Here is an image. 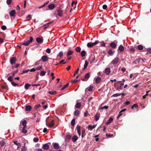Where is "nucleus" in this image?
Masks as SVG:
<instances>
[{
	"label": "nucleus",
	"instance_id": "nucleus-1",
	"mask_svg": "<svg viewBox=\"0 0 151 151\" xmlns=\"http://www.w3.org/2000/svg\"><path fill=\"white\" fill-rule=\"evenodd\" d=\"M8 89V88L7 85H0V91L1 92H6Z\"/></svg>",
	"mask_w": 151,
	"mask_h": 151
},
{
	"label": "nucleus",
	"instance_id": "nucleus-2",
	"mask_svg": "<svg viewBox=\"0 0 151 151\" xmlns=\"http://www.w3.org/2000/svg\"><path fill=\"white\" fill-rule=\"evenodd\" d=\"M120 62V59L119 58L116 57L111 61V64L114 65L118 64Z\"/></svg>",
	"mask_w": 151,
	"mask_h": 151
},
{
	"label": "nucleus",
	"instance_id": "nucleus-3",
	"mask_svg": "<svg viewBox=\"0 0 151 151\" xmlns=\"http://www.w3.org/2000/svg\"><path fill=\"white\" fill-rule=\"evenodd\" d=\"M90 77V74L89 73H87L85 76L84 77L81 78V80L84 81H87Z\"/></svg>",
	"mask_w": 151,
	"mask_h": 151
},
{
	"label": "nucleus",
	"instance_id": "nucleus-4",
	"mask_svg": "<svg viewBox=\"0 0 151 151\" xmlns=\"http://www.w3.org/2000/svg\"><path fill=\"white\" fill-rule=\"evenodd\" d=\"M33 40V38L32 37H30V39L29 40L25 42L22 43V45H24L25 46L28 45L30 43L32 42Z\"/></svg>",
	"mask_w": 151,
	"mask_h": 151
},
{
	"label": "nucleus",
	"instance_id": "nucleus-5",
	"mask_svg": "<svg viewBox=\"0 0 151 151\" xmlns=\"http://www.w3.org/2000/svg\"><path fill=\"white\" fill-rule=\"evenodd\" d=\"M118 43V42L116 40L114 41V42L111 43L110 44V46L112 48H115L116 46V44Z\"/></svg>",
	"mask_w": 151,
	"mask_h": 151
},
{
	"label": "nucleus",
	"instance_id": "nucleus-6",
	"mask_svg": "<svg viewBox=\"0 0 151 151\" xmlns=\"http://www.w3.org/2000/svg\"><path fill=\"white\" fill-rule=\"evenodd\" d=\"M17 60L16 57H12L10 59V62L11 64L12 65L14 64H15Z\"/></svg>",
	"mask_w": 151,
	"mask_h": 151
},
{
	"label": "nucleus",
	"instance_id": "nucleus-7",
	"mask_svg": "<svg viewBox=\"0 0 151 151\" xmlns=\"http://www.w3.org/2000/svg\"><path fill=\"white\" fill-rule=\"evenodd\" d=\"M100 116V114L99 112H97L96 114V115L94 116V119L96 121H98L99 119Z\"/></svg>",
	"mask_w": 151,
	"mask_h": 151
},
{
	"label": "nucleus",
	"instance_id": "nucleus-8",
	"mask_svg": "<svg viewBox=\"0 0 151 151\" xmlns=\"http://www.w3.org/2000/svg\"><path fill=\"white\" fill-rule=\"evenodd\" d=\"M57 14L60 17H62L63 16V11L60 9H58L57 10Z\"/></svg>",
	"mask_w": 151,
	"mask_h": 151
},
{
	"label": "nucleus",
	"instance_id": "nucleus-9",
	"mask_svg": "<svg viewBox=\"0 0 151 151\" xmlns=\"http://www.w3.org/2000/svg\"><path fill=\"white\" fill-rule=\"evenodd\" d=\"M42 147L44 150H47L49 149L50 147L49 145L46 143L44 144Z\"/></svg>",
	"mask_w": 151,
	"mask_h": 151
},
{
	"label": "nucleus",
	"instance_id": "nucleus-10",
	"mask_svg": "<svg viewBox=\"0 0 151 151\" xmlns=\"http://www.w3.org/2000/svg\"><path fill=\"white\" fill-rule=\"evenodd\" d=\"M48 57L46 55H44L42 56L41 58V59L42 61L44 62H45L48 60L47 59Z\"/></svg>",
	"mask_w": 151,
	"mask_h": 151
},
{
	"label": "nucleus",
	"instance_id": "nucleus-11",
	"mask_svg": "<svg viewBox=\"0 0 151 151\" xmlns=\"http://www.w3.org/2000/svg\"><path fill=\"white\" fill-rule=\"evenodd\" d=\"M104 72L106 74L108 75L111 72L110 69L109 68H107L105 70Z\"/></svg>",
	"mask_w": 151,
	"mask_h": 151
},
{
	"label": "nucleus",
	"instance_id": "nucleus-12",
	"mask_svg": "<svg viewBox=\"0 0 151 151\" xmlns=\"http://www.w3.org/2000/svg\"><path fill=\"white\" fill-rule=\"evenodd\" d=\"M15 13V10H12L10 12V15L12 17H14Z\"/></svg>",
	"mask_w": 151,
	"mask_h": 151
},
{
	"label": "nucleus",
	"instance_id": "nucleus-13",
	"mask_svg": "<svg viewBox=\"0 0 151 151\" xmlns=\"http://www.w3.org/2000/svg\"><path fill=\"white\" fill-rule=\"evenodd\" d=\"M96 126V124L93 125V126L90 125L88 126V128L91 130H92L93 129L95 128Z\"/></svg>",
	"mask_w": 151,
	"mask_h": 151
},
{
	"label": "nucleus",
	"instance_id": "nucleus-14",
	"mask_svg": "<svg viewBox=\"0 0 151 151\" xmlns=\"http://www.w3.org/2000/svg\"><path fill=\"white\" fill-rule=\"evenodd\" d=\"M36 41L38 43H41L43 42V39L39 37H37L36 39Z\"/></svg>",
	"mask_w": 151,
	"mask_h": 151
},
{
	"label": "nucleus",
	"instance_id": "nucleus-15",
	"mask_svg": "<svg viewBox=\"0 0 151 151\" xmlns=\"http://www.w3.org/2000/svg\"><path fill=\"white\" fill-rule=\"evenodd\" d=\"M136 60L138 64L139 63H143L144 62L143 59L140 58H138L137 59H136Z\"/></svg>",
	"mask_w": 151,
	"mask_h": 151
},
{
	"label": "nucleus",
	"instance_id": "nucleus-16",
	"mask_svg": "<svg viewBox=\"0 0 151 151\" xmlns=\"http://www.w3.org/2000/svg\"><path fill=\"white\" fill-rule=\"evenodd\" d=\"M53 147L55 149H58L60 147V146L57 143H53Z\"/></svg>",
	"mask_w": 151,
	"mask_h": 151
},
{
	"label": "nucleus",
	"instance_id": "nucleus-17",
	"mask_svg": "<svg viewBox=\"0 0 151 151\" xmlns=\"http://www.w3.org/2000/svg\"><path fill=\"white\" fill-rule=\"evenodd\" d=\"M32 107L30 105L26 106H25V111H29L31 110Z\"/></svg>",
	"mask_w": 151,
	"mask_h": 151
},
{
	"label": "nucleus",
	"instance_id": "nucleus-18",
	"mask_svg": "<svg viewBox=\"0 0 151 151\" xmlns=\"http://www.w3.org/2000/svg\"><path fill=\"white\" fill-rule=\"evenodd\" d=\"M78 139V136L76 135H74L72 138V140L73 142H75Z\"/></svg>",
	"mask_w": 151,
	"mask_h": 151
},
{
	"label": "nucleus",
	"instance_id": "nucleus-19",
	"mask_svg": "<svg viewBox=\"0 0 151 151\" xmlns=\"http://www.w3.org/2000/svg\"><path fill=\"white\" fill-rule=\"evenodd\" d=\"M55 7V5L53 4H51L48 6V7L51 10L53 9Z\"/></svg>",
	"mask_w": 151,
	"mask_h": 151
},
{
	"label": "nucleus",
	"instance_id": "nucleus-20",
	"mask_svg": "<svg viewBox=\"0 0 151 151\" xmlns=\"http://www.w3.org/2000/svg\"><path fill=\"white\" fill-rule=\"evenodd\" d=\"M54 120H52L51 122L49 123L48 127H53L54 125Z\"/></svg>",
	"mask_w": 151,
	"mask_h": 151
},
{
	"label": "nucleus",
	"instance_id": "nucleus-21",
	"mask_svg": "<svg viewBox=\"0 0 151 151\" xmlns=\"http://www.w3.org/2000/svg\"><path fill=\"white\" fill-rule=\"evenodd\" d=\"M124 50V47L122 45H120L118 47V50L120 52H122Z\"/></svg>",
	"mask_w": 151,
	"mask_h": 151
},
{
	"label": "nucleus",
	"instance_id": "nucleus-22",
	"mask_svg": "<svg viewBox=\"0 0 151 151\" xmlns=\"http://www.w3.org/2000/svg\"><path fill=\"white\" fill-rule=\"evenodd\" d=\"M117 66L116 65H114V66L112 67L111 69L113 71V72L115 73L116 72V69Z\"/></svg>",
	"mask_w": 151,
	"mask_h": 151
},
{
	"label": "nucleus",
	"instance_id": "nucleus-23",
	"mask_svg": "<svg viewBox=\"0 0 151 151\" xmlns=\"http://www.w3.org/2000/svg\"><path fill=\"white\" fill-rule=\"evenodd\" d=\"M113 119L111 117H110L109 120L107 121V122L106 123V124H109L110 123H111L113 121Z\"/></svg>",
	"mask_w": 151,
	"mask_h": 151
},
{
	"label": "nucleus",
	"instance_id": "nucleus-24",
	"mask_svg": "<svg viewBox=\"0 0 151 151\" xmlns=\"http://www.w3.org/2000/svg\"><path fill=\"white\" fill-rule=\"evenodd\" d=\"M93 86H90L88 88H87L86 89V90H88L89 91H92L93 90Z\"/></svg>",
	"mask_w": 151,
	"mask_h": 151
},
{
	"label": "nucleus",
	"instance_id": "nucleus-25",
	"mask_svg": "<svg viewBox=\"0 0 151 151\" xmlns=\"http://www.w3.org/2000/svg\"><path fill=\"white\" fill-rule=\"evenodd\" d=\"M88 64V62L86 60L85 61V63L84 65V68L83 69V70H84L86 68Z\"/></svg>",
	"mask_w": 151,
	"mask_h": 151
},
{
	"label": "nucleus",
	"instance_id": "nucleus-26",
	"mask_svg": "<svg viewBox=\"0 0 151 151\" xmlns=\"http://www.w3.org/2000/svg\"><path fill=\"white\" fill-rule=\"evenodd\" d=\"M114 52V51H113L109 49L108 52V54L110 55H113V53Z\"/></svg>",
	"mask_w": 151,
	"mask_h": 151
},
{
	"label": "nucleus",
	"instance_id": "nucleus-27",
	"mask_svg": "<svg viewBox=\"0 0 151 151\" xmlns=\"http://www.w3.org/2000/svg\"><path fill=\"white\" fill-rule=\"evenodd\" d=\"M81 54L82 57H84L86 54V52L84 50H83L81 52Z\"/></svg>",
	"mask_w": 151,
	"mask_h": 151
},
{
	"label": "nucleus",
	"instance_id": "nucleus-28",
	"mask_svg": "<svg viewBox=\"0 0 151 151\" xmlns=\"http://www.w3.org/2000/svg\"><path fill=\"white\" fill-rule=\"evenodd\" d=\"M0 145L1 146L3 147L6 144L5 142L3 140H1L0 141Z\"/></svg>",
	"mask_w": 151,
	"mask_h": 151
},
{
	"label": "nucleus",
	"instance_id": "nucleus-29",
	"mask_svg": "<svg viewBox=\"0 0 151 151\" xmlns=\"http://www.w3.org/2000/svg\"><path fill=\"white\" fill-rule=\"evenodd\" d=\"M31 86L30 84H29L28 83H26L25 84L24 86V88L26 90L28 89L29 87Z\"/></svg>",
	"mask_w": 151,
	"mask_h": 151
},
{
	"label": "nucleus",
	"instance_id": "nucleus-30",
	"mask_svg": "<svg viewBox=\"0 0 151 151\" xmlns=\"http://www.w3.org/2000/svg\"><path fill=\"white\" fill-rule=\"evenodd\" d=\"M101 80V78L100 77H98L96 79L95 81V83H98L100 82Z\"/></svg>",
	"mask_w": 151,
	"mask_h": 151
},
{
	"label": "nucleus",
	"instance_id": "nucleus-31",
	"mask_svg": "<svg viewBox=\"0 0 151 151\" xmlns=\"http://www.w3.org/2000/svg\"><path fill=\"white\" fill-rule=\"evenodd\" d=\"M27 128V127H23V130L22 131V133H27V131L26 130Z\"/></svg>",
	"mask_w": 151,
	"mask_h": 151
},
{
	"label": "nucleus",
	"instance_id": "nucleus-32",
	"mask_svg": "<svg viewBox=\"0 0 151 151\" xmlns=\"http://www.w3.org/2000/svg\"><path fill=\"white\" fill-rule=\"evenodd\" d=\"M71 138V136L70 135H68L67 136L65 139L68 142Z\"/></svg>",
	"mask_w": 151,
	"mask_h": 151
},
{
	"label": "nucleus",
	"instance_id": "nucleus-33",
	"mask_svg": "<svg viewBox=\"0 0 151 151\" xmlns=\"http://www.w3.org/2000/svg\"><path fill=\"white\" fill-rule=\"evenodd\" d=\"M108 108H109V106H105L102 107H99V110H103L104 109H108Z\"/></svg>",
	"mask_w": 151,
	"mask_h": 151
},
{
	"label": "nucleus",
	"instance_id": "nucleus-34",
	"mask_svg": "<svg viewBox=\"0 0 151 151\" xmlns=\"http://www.w3.org/2000/svg\"><path fill=\"white\" fill-rule=\"evenodd\" d=\"M27 123V121L26 120H24L22 122V124L23 126V127H27L26 124Z\"/></svg>",
	"mask_w": 151,
	"mask_h": 151
},
{
	"label": "nucleus",
	"instance_id": "nucleus-35",
	"mask_svg": "<svg viewBox=\"0 0 151 151\" xmlns=\"http://www.w3.org/2000/svg\"><path fill=\"white\" fill-rule=\"evenodd\" d=\"M81 106V104L80 103H78L76 104L75 107L78 109L80 108Z\"/></svg>",
	"mask_w": 151,
	"mask_h": 151
},
{
	"label": "nucleus",
	"instance_id": "nucleus-36",
	"mask_svg": "<svg viewBox=\"0 0 151 151\" xmlns=\"http://www.w3.org/2000/svg\"><path fill=\"white\" fill-rule=\"evenodd\" d=\"M48 93L49 94H50L52 95H55L57 93L55 91H49L48 92Z\"/></svg>",
	"mask_w": 151,
	"mask_h": 151
},
{
	"label": "nucleus",
	"instance_id": "nucleus-37",
	"mask_svg": "<svg viewBox=\"0 0 151 151\" xmlns=\"http://www.w3.org/2000/svg\"><path fill=\"white\" fill-rule=\"evenodd\" d=\"M75 50L76 52H79L81 50V48L80 47H77L75 48Z\"/></svg>",
	"mask_w": 151,
	"mask_h": 151
},
{
	"label": "nucleus",
	"instance_id": "nucleus-38",
	"mask_svg": "<svg viewBox=\"0 0 151 151\" xmlns=\"http://www.w3.org/2000/svg\"><path fill=\"white\" fill-rule=\"evenodd\" d=\"M63 55V51H60L58 55V56L60 58L62 57Z\"/></svg>",
	"mask_w": 151,
	"mask_h": 151
},
{
	"label": "nucleus",
	"instance_id": "nucleus-39",
	"mask_svg": "<svg viewBox=\"0 0 151 151\" xmlns=\"http://www.w3.org/2000/svg\"><path fill=\"white\" fill-rule=\"evenodd\" d=\"M143 47L141 45H139L137 46V48L139 50H142L143 49Z\"/></svg>",
	"mask_w": 151,
	"mask_h": 151
},
{
	"label": "nucleus",
	"instance_id": "nucleus-40",
	"mask_svg": "<svg viewBox=\"0 0 151 151\" xmlns=\"http://www.w3.org/2000/svg\"><path fill=\"white\" fill-rule=\"evenodd\" d=\"M73 53V51L71 50H69V51H68V52L67 53V56H69V55H71Z\"/></svg>",
	"mask_w": 151,
	"mask_h": 151
},
{
	"label": "nucleus",
	"instance_id": "nucleus-41",
	"mask_svg": "<svg viewBox=\"0 0 151 151\" xmlns=\"http://www.w3.org/2000/svg\"><path fill=\"white\" fill-rule=\"evenodd\" d=\"M76 119H73L71 122V125L72 126H73L75 124Z\"/></svg>",
	"mask_w": 151,
	"mask_h": 151
},
{
	"label": "nucleus",
	"instance_id": "nucleus-42",
	"mask_svg": "<svg viewBox=\"0 0 151 151\" xmlns=\"http://www.w3.org/2000/svg\"><path fill=\"white\" fill-rule=\"evenodd\" d=\"M86 135V133L85 130H82V137L83 138Z\"/></svg>",
	"mask_w": 151,
	"mask_h": 151
},
{
	"label": "nucleus",
	"instance_id": "nucleus-43",
	"mask_svg": "<svg viewBox=\"0 0 151 151\" xmlns=\"http://www.w3.org/2000/svg\"><path fill=\"white\" fill-rule=\"evenodd\" d=\"M150 91H147L146 92V94L143 96V99H145V98L146 96H147L148 95V93L149 92H150Z\"/></svg>",
	"mask_w": 151,
	"mask_h": 151
},
{
	"label": "nucleus",
	"instance_id": "nucleus-44",
	"mask_svg": "<svg viewBox=\"0 0 151 151\" xmlns=\"http://www.w3.org/2000/svg\"><path fill=\"white\" fill-rule=\"evenodd\" d=\"M46 73V72L44 71H41L40 73V75L41 76H44Z\"/></svg>",
	"mask_w": 151,
	"mask_h": 151
},
{
	"label": "nucleus",
	"instance_id": "nucleus-45",
	"mask_svg": "<svg viewBox=\"0 0 151 151\" xmlns=\"http://www.w3.org/2000/svg\"><path fill=\"white\" fill-rule=\"evenodd\" d=\"M79 114V111L78 110H77L76 111H75L74 113V115H75L78 116Z\"/></svg>",
	"mask_w": 151,
	"mask_h": 151
},
{
	"label": "nucleus",
	"instance_id": "nucleus-46",
	"mask_svg": "<svg viewBox=\"0 0 151 151\" xmlns=\"http://www.w3.org/2000/svg\"><path fill=\"white\" fill-rule=\"evenodd\" d=\"M68 85H69V83H68L66 84L65 85H64L63 87V88H62L61 89V90H63L64 89H65L66 87H68Z\"/></svg>",
	"mask_w": 151,
	"mask_h": 151
},
{
	"label": "nucleus",
	"instance_id": "nucleus-47",
	"mask_svg": "<svg viewBox=\"0 0 151 151\" xmlns=\"http://www.w3.org/2000/svg\"><path fill=\"white\" fill-rule=\"evenodd\" d=\"M99 42V41L98 40H96L95 41V42L91 43L92 44V46H93L97 44Z\"/></svg>",
	"mask_w": 151,
	"mask_h": 151
},
{
	"label": "nucleus",
	"instance_id": "nucleus-48",
	"mask_svg": "<svg viewBox=\"0 0 151 151\" xmlns=\"http://www.w3.org/2000/svg\"><path fill=\"white\" fill-rule=\"evenodd\" d=\"M99 42V41L98 40H96L95 41V42L91 43L92 44V46H93L97 44Z\"/></svg>",
	"mask_w": 151,
	"mask_h": 151
},
{
	"label": "nucleus",
	"instance_id": "nucleus-49",
	"mask_svg": "<svg viewBox=\"0 0 151 151\" xmlns=\"http://www.w3.org/2000/svg\"><path fill=\"white\" fill-rule=\"evenodd\" d=\"M12 2V0H7L6 1V4L8 5H10Z\"/></svg>",
	"mask_w": 151,
	"mask_h": 151
},
{
	"label": "nucleus",
	"instance_id": "nucleus-50",
	"mask_svg": "<svg viewBox=\"0 0 151 151\" xmlns=\"http://www.w3.org/2000/svg\"><path fill=\"white\" fill-rule=\"evenodd\" d=\"M122 115L123 114L122 113V112L120 111L118 115L116 117L117 119H118L119 117Z\"/></svg>",
	"mask_w": 151,
	"mask_h": 151
},
{
	"label": "nucleus",
	"instance_id": "nucleus-51",
	"mask_svg": "<svg viewBox=\"0 0 151 151\" xmlns=\"http://www.w3.org/2000/svg\"><path fill=\"white\" fill-rule=\"evenodd\" d=\"M87 46L88 47H93L91 42L88 43L87 44Z\"/></svg>",
	"mask_w": 151,
	"mask_h": 151
},
{
	"label": "nucleus",
	"instance_id": "nucleus-52",
	"mask_svg": "<svg viewBox=\"0 0 151 151\" xmlns=\"http://www.w3.org/2000/svg\"><path fill=\"white\" fill-rule=\"evenodd\" d=\"M1 28L2 30H5L6 29V27L5 25L2 26L1 27Z\"/></svg>",
	"mask_w": 151,
	"mask_h": 151
},
{
	"label": "nucleus",
	"instance_id": "nucleus-53",
	"mask_svg": "<svg viewBox=\"0 0 151 151\" xmlns=\"http://www.w3.org/2000/svg\"><path fill=\"white\" fill-rule=\"evenodd\" d=\"M33 141L35 142H37L39 141V139L37 137H35L33 139Z\"/></svg>",
	"mask_w": 151,
	"mask_h": 151
},
{
	"label": "nucleus",
	"instance_id": "nucleus-54",
	"mask_svg": "<svg viewBox=\"0 0 151 151\" xmlns=\"http://www.w3.org/2000/svg\"><path fill=\"white\" fill-rule=\"evenodd\" d=\"M41 106V105H40V104H39V105H36L35 106V109H37L38 108H39L40 106Z\"/></svg>",
	"mask_w": 151,
	"mask_h": 151
},
{
	"label": "nucleus",
	"instance_id": "nucleus-55",
	"mask_svg": "<svg viewBox=\"0 0 151 151\" xmlns=\"http://www.w3.org/2000/svg\"><path fill=\"white\" fill-rule=\"evenodd\" d=\"M138 107V106L137 104H134L132 107L131 108L133 109L134 107L137 108Z\"/></svg>",
	"mask_w": 151,
	"mask_h": 151
},
{
	"label": "nucleus",
	"instance_id": "nucleus-56",
	"mask_svg": "<svg viewBox=\"0 0 151 151\" xmlns=\"http://www.w3.org/2000/svg\"><path fill=\"white\" fill-rule=\"evenodd\" d=\"M120 95L119 94V93H116L114 94V95H112V97H116L118 96H120Z\"/></svg>",
	"mask_w": 151,
	"mask_h": 151
},
{
	"label": "nucleus",
	"instance_id": "nucleus-57",
	"mask_svg": "<svg viewBox=\"0 0 151 151\" xmlns=\"http://www.w3.org/2000/svg\"><path fill=\"white\" fill-rule=\"evenodd\" d=\"M11 84L13 86H16L18 85V84L17 83H14L13 82H11Z\"/></svg>",
	"mask_w": 151,
	"mask_h": 151
},
{
	"label": "nucleus",
	"instance_id": "nucleus-58",
	"mask_svg": "<svg viewBox=\"0 0 151 151\" xmlns=\"http://www.w3.org/2000/svg\"><path fill=\"white\" fill-rule=\"evenodd\" d=\"M31 15L30 14L28 15V16L27 17L26 19H27V20H29L30 19L31 17Z\"/></svg>",
	"mask_w": 151,
	"mask_h": 151
},
{
	"label": "nucleus",
	"instance_id": "nucleus-59",
	"mask_svg": "<svg viewBox=\"0 0 151 151\" xmlns=\"http://www.w3.org/2000/svg\"><path fill=\"white\" fill-rule=\"evenodd\" d=\"M79 68H78L77 69V70H76V71H75V73H74V75H73V77H74V76H75V75H76V74H77V73H78V71H79Z\"/></svg>",
	"mask_w": 151,
	"mask_h": 151
},
{
	"label": "nucleus",
	"instance_id": "nucleus-60",
	"mask_svg": "<svg viewBox=\"0 0 151 151\" xmlns=\"http://www.w3.org/2000/svg\"><path fill=\"white\" fill-rule=\"evenodd\" d=\"M77 131H81V127L80 126L78 125L76 127Z\"/></svg>",
	"mask_w": 151,
	"mask_h": 151
},
{
	"label": "nucleus",
	"instance_id": "nucleus-61",
	"mask_svg": "<svg viewBox=\"0 0 151 151\" xmlns=\"http://www.w3.org/2000/svg\"><path fill=\"white\" fill-rule=\"evenodd\" d=\"M78 80H72L71 81V82L72 83H76L77 82H78Z\"/></svg>",
	"mask_w": 151,
	"mask_h": 151
},
{
	"label": "nucleus",
	"instance_id": "nucleus-62",
	"mask_svg": "<svg viewBox=\"0 0 151 151\" xmlns=\"http://www.w3.org/2000/svg\"><path fill=\"white\" fill-rule=\"evenodd\" d=\"M39 75V73L38 72L36 75V80L37 81V80L39 78V76H38V75Z\"/></svg>",
	"mask_w": 151,
	"mask_h": 151
},
{
	"label": "nucleus",
	"instance_id": "nucleus-63",
	"mask_svg": "<svg viewBox=\"0 0 151 151\" xmlns=\"http://www.w3.org/2000/svg\"><path fill=\"white\" fill-rule=\"evenodd\" d=\"M42 67L41 66H39L37 67L36 69V70H39L41 69H42Z\"/></svg>",
	"mask_w": 151,
	"mask_h": 151
},
{
	"label": "nucleus",
	"instance_id": "nucleus-64",
	"mask_svg": "<svg viewBox=\"0 0 151 151\" xmlns=\"http://www.w3.org/2000/svg\"><path fill=\"white\" fill-rule=\"evenodd\" d=\"M147 53H151V48H149L147 50Z\"/></svg>",
	"mask_w": 151,
	"mask_h": 151
}]
</instances>
